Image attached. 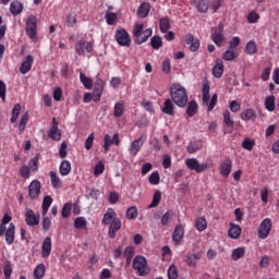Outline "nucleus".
I'll return each mask as SVG.
<instances>
[{"label":"nucleus","mask_w":279,"mask_h":279,"mask_svg":"<svg viewBox=\"0 0 279 279\" xmlns=\"http://www.w3.org/2000/svg\"><path fill=\"white\" fill-rule=\"evenodd\" d=\"M101 223L102 226H109V239H114V236H117V232L121 230V219L117 217V213H114L112 208H109L104 215Z\"/></svg>","instance_id":"nucleus-1"},{"label":"nucleus","mask_w":279,"mask_h":279,"mask_svg":"<svg viewBox=\"0 0 279 279\" xmlns=\"http://www.w3.org/2000/svg\"><path fill=\"white\" fill-rule=\"evenodd\" d=\"M170 97L178 108H186V104H189V94L186 93V88L180 84H173L170 87Z\"/></svg>","instance_id":"nucleus-2"},{"label":"nucleus","mask_w":279,"mask_h":279,"mask_svg":"<svg viewBox=\"0 0 279 279\" xmlns=\"http://www.w3.org/2000/svg\"><path fill=\"white\" fill-rule=\"evenodd\" d=\"M10 221H12V216L4 214L0 223V236L5 235V242L8 243V245H12L14 243V234L16 232V227L14 226V223H10ZM7 225L9 226L5 227Z\"/></svg>","instance_id":"nucleus-3"},{"label":"nucleus","mask_w":279,"mask_h":279,"mask_svg":"<svg viewBox=\"0 0 279 279\" xmlns=\"http://www.w3.org/2000/svg\"><path fill=\"white\" fill-rule=\"evenodd\" d=\"M143 24H135L133 27V35L135 36L136 45H143V43H147L149 37H151V28H146Z\"/></svg>","instance_id":"nucleus-4"},{"label":"nucleus","mask_w":279,"mask_h":279,"mask_svg":"<svg viewBox=\"0 0 279 279\" xmlns=\"http://www.w3.org/2000/svg\"><path fill=\"white\" fill-rule=\"evenodd\" d=\"M133 269L137 271L138 276H147V259L143 255H137L133 259Z\"/></svg>","instance_id":"nucleus-5"},{"label":"nucleus","mask_w":279,"mask_h":279,"mask_svg":"<svg viewBox=\"0 0 279 279\" xmlns=\"http://www.w3.org/2000/svg\"><path fill=\"white\" fill-rule=\"evenodd\" d=\"M187 169L195 171L196 173H204L208 169V163H199L197 158H189L185 160Z\"/></svg>","instance_id":"nucleus-6"},{"label":"nucleus","mask_w":279,"mask_h":279,"mask_svg":"<svg viewBox=\"0 0 279 279\" xmlns=\"http://www.w3.org/2000/svg\"><path fill=\"white\" fill-rule=\"evenodd\" d=\"M183 260L185 265L195 269L199 260H202V252H196V253L189 252L184 255Z\"/></svg>","instance_id":"nucleus-7"},{"label":"nucleus","mask_w":279,"mask_h":279,"mask_svg":"<svg viewBox=\"0 0 279 279\" xmlns=\"http://www.w3.org/2000/svg\"><path fill=\"white\" fill-rule=\"evenodd\" d=\"M211 40L216 46L221 47L226 43V36H223V24H218L211 34Z\"/></svg>","instance_id":"nucleus-8"},{"label":"nucleus","mask_w":279,"mask_h":279,"mask_svg":"<svg viewBox=\"0 0 279 279\" xmlns=\"http://www.w3.org/2000/svg\"><path fill=\"white\" fill-rule=\"evenodd\" d=\"M116 40L121 47H130L132 39L125 29L121 28L116 33Z\"/></svg>","instance_id":"nucleus-9"},{"label":"nucleus","mask_w":279,"mask_h":279,"mask_svg":"<svg viewBox=\"0 0 279 279\" xmlns=\"http://www.w3.org/2000/svg\"><path fill=\"white\" fill-rule=\"evenodd\" d=\"M271 219L266 218L262 221L258 229V238L259 239H267L269 236V233L271 232Z\"/></svg>","instance_id":"nucleus-10"},{"label":"nucleus","mask_w":279,"mask_h":279,"mask_svg":"<svg viewBox=\"0 0 279 279\" xmlns=\"http://www.w3.org/2000/svg\"><path fill=\"white\" fill-rule=\"evenodd\" d=\"M25 221L27 226L34 228V226H38L40 223V214L34 213V210L26 208L25 209Z\"/></svg>","instance_id":"nucleus-11"},{"label":"nucleus","mask_w":279,"mask_h":279,"mask_svg":"<svg viewBox=\"0 0 279 279\" xmlns=\"http://www.w3.org/2000/svg\"><path fill=\"white\" fill-rule=\"evenodd\" d=\"M40 181L34 180L28 185V197L29 199H38L40 197Z\"/></svg>","instance_id":"nucleus-12"},{"label":"nucleus","mask_w":279,"mask_h":279,"mask_svg":"<svg viewBox=\"0 0 279 279\" xmlns=\"http://www.w3.org/2000/svg\"><path fill=\"white\" fill-rule=\"evenodd\" d=\"M147 138L146 134H142L140 138L133 141L130 146V153L133 154V156H136L138 151H141V147L145 145V140Z\"/></svg>","instance_id":"nucleus-13"},{"label":"nucleus","mask_w":279,"mask_h":279,"mask_svg":"<svg viewBox=\"0 0 279 279\" xmlns=\"http://www.w3.org/2000/svg\"><path fill=\"white\" fill-rule=\"evenodd\" d=\"M32 64H34V57L32 54H27L26 60L23 61L20 66V73H22V75L29 73V71H32Z\"/></svg>","instance_id":"nucleus-14"},{"label":"nucleus","mask_w":279,"mask_h":279,"mask_svg":"<svg viewBox=\"0 0 279 279\" xmlns=\"http://www.w3.org/2000/svg\"><path fill=\"white\" fill-rule=\"evenodd\" d=\"M185 44L190 45V51L195 52L199 49V39H195L193 34H187L185 36Z\"/></svg>","instance_id":"nucleus-15"},{"label":"nucleus","mask_w":279,"mask_h":279,"mask_svg":"<svg viewBox=\"0 0 279 279\" xmlns=\"http://www.w3.org/2000/svg\"><path fill=\"white\" fill-rule=\"evenodd\" d=\"M231 172H232V160H230V158H227L223 160V162L220 166V173L225 178H228V175H230Z\"/></svg>","instance_id":"nucleus-16"},{"label":"nucleus","mask_w":279,"mask_h":279,"mask_svg":"<svg viewBox=\"0 0 279 279\" xmlns=\"http://www.w3.org/2000/svg\"><path fill=\"white\" fill-rule=\"evenodd\" d=\"M202 93H203V104L205 106H208L210 101V83L208 81H205L203 83Z\"/></svg>","instance_id":"nucleus-17"},{"label":"nucleus","mask_w":279,"mask_h":279,"mask_svg":"<svg viewBox=\"0 0 279 279\" xmlns=\"http://www.w3.org/2000/svg\"><path fill=\"white\" fill-rule=\"evenodd\" d=\"M182 239H184V227L182 225H178L172 233V241L174 243H180Z\"/></svg>","instance_id":"nucleus-18"},{"label":"nucleus","mask_w":279,"mask_h":279,"mask_svg":"<svg viewBox=\"0 0 279 279\" xmlns=\"http://www.w3.org/2000/svg\"><path fill=\"white\" fill-rule=\"evenodd\" d=\"M228 236L230 239H239L241 236V226L230 222V229L228 231Z\"/></svg>","instance_id":"nucleus-19"},{"label":"nucleus","mask_w":279,"mask_h":279,"mask_svg":"<svg viewBox=\"0 0 279 279\" xmlns=\"http://www.w3.org/2000/svg\"><path fill=\"white\" fill-rule=\"evenodd\" d=\"M149 10H151V4H149L148 2H144L137 9V15L140 16V19H147V16L149 15Z\"/></svg>","instance_id":"nucleus-20"},{"label":"nucleus","mask_w":279,"mask_h":279,"mask_svg":"<svg viewBox=\"0 0 279 279\" xmlns=\"http://www.w3.org/2000/svg\"><path fill=\"white\" fill-rule=\"evenodd\" d=\"M209 3V0H198L195 2V8L199 14H206V12H208V8H210Z\"/></svg>","instance_id":"nucleus-21"},{"label":"nucleus","mask_w":279,"mask_h":279,"mask_svg":"<svg viewBox=\"0 0 279 279\" xmlns=\"http://www.w3.org/2000/svg\"><path fill=\"white\" fill-rule=\"evenodd\" d=\"M43 258H49V254H51V238L47 236L41 246Z\"/></svg>","instance_id":"nucleus-22"},{"label":"nucleus","mask_w":279,"mask_h":279,"mask_svg":"<svg viewBox=\"0 0 279 279\" xmlns=\"http://www.w3.org/2000/svg\"><path fill=\"white\" fill-rule=\"evenodd\" d=\"M213 75L219 80L223 75V62L220 59L216 60V66L213 68Z\"/></svg>","instance_id":"nucleus-23"},{"label":"nucleus","mask_w":279,"mask_h":279,"mask_svg":"<svg viewBox=\"0 0 279 279\" xmlns=\"http://www.w3.org/2000/svg\"><path fill=\"white\" fill-rule=\"evenodd\" d=\"M10 12L13 14V16H19V14L23 12V3H21L19 0L11 2Z\"/></svg>","instance_id":"nucleus-24"},{"label":"nucleus","mask_w":279,"mask_h":279,"mask_svg":"<svg viewBox=\"0 0 279 279\" xmlns=\"http://www.w3.org/2000/svg\"><path fill=\"white\" fill-rule=\"evenodd\" d=\"M197 101L191 100L186 104V114L187 117H195L197 114Z\"/></svg>","instance_id":"nucleus-25"},{"label":"nucleus","mask_w":279,"mask_h":279,"mask_svg":"<svg viewBox=\"0 0 279 279\" xmlns=\"http://www.w3.org/2000/svg\"><path fill=\"white\" fill-rule=\"evenodd\" d=\"M174 108L175 107L173 106V101L171 100V98H168L163 104L162 112H165V114H169L170 117H173Z\"/></svg>","instance_id":"nucleus-26"},{"label":"nucleus","mask_w":279,"mask_h":279,"mask_svg":"<svg viewBox=\"0 0 279 279\" xmlns=\"http://www.w3.org/2000/svg\"><path fill=\"white\" fill-rule=\"evenodd\" d=\"M51 204H53V198H51V196H49V195H46L44 197L43 204H41L43 217H45L47 215V213H49V208H50Z\"/></svg>","instance_id":"nucleus-27"},{"label":"nucleus","mask_w":279,"mask_h":279,"mask_svg":"<svg viewBox=\"0 0 279 279\" xmlns=\"http://www.w3.org/2000/svg\"><path fill=\"white\" fill-rule=\"evenodd\" d=\"M59 173L61 175H69V173H71V162L69 160L61 161L59 166Z\"/></svg>","instance_id":"nucleus-28"},{"label":"nucleus","mask_w":279,"mask_h":279,"mask_svg":"<svg viewBox=\"0 0 279 279\" xmlns=\"http://www.w3.org/2000/svg\"><path fill=\"white\" fill-rule=\"evenodd\" d=\"M29 121V112H25L22 114L20 123H19V132L20 134H23L25 132V128H27V122Z\"/></svg>","instance_id":"nucleus-29"},{"label":"nucleus","mask_w":279,"mask_h":279,"mask_svg":"<svg viewBox=\"0 0 279 279\" xmlns=\"http://www.w3.org/2000/svg\"><path fill=\"white\" fill-rule=\"evenodd\" d=\"M265 108H266V110H268V112H274V110H276V97L275 96L266 97Z\"/></svg>","instance_id":"nucleus-30"},{"label":"nucleus","mask_w":279,"mask_h":279,"mask_svg":"<svg viewBox=\"0 0 279 279\" xmlns=\"http://www.w3.org/2000/svg\"><path fill=\"white\" fill-rule=\"evenodd\" d=\"M50 181L53 189H62V180L59 179L56 171H50Z\"/></svg>","instance_id":"nucleus-31"},{"label":"nucleus","mask_w":279,"mask_h":279,"mask_svg":"<svg viewBox=\"0 0 279 279\" xmlns=\"http://www.w3.org/2000/svg\"><path fill=\"white\" fill-rule=\"evenodd\" d=\"M243 256H245V247L240 246L232 251V254H231L232 260L236 262L240 258H243Z\"/></svg>","instance_id":"nucleus-32"},{"label":"nucleus","mask_w":279,"mask_h":279,"mask_svg":"<svg viewBox=\"0 0 279 279\" xmlns=\"http://www.w3.org/2000/svg\"><path fill=\"white\" fill-rule=\"evenodd\" d=\"M159 28L162 34H167L171 29V24L169 23V17H162L159 20Z\"/></svg>","instance_id":"nucleus-33"},{"label":"nucleus","mask_w":279,"mask_h":279,"mask_svg":"<svg viewBox=\"0 0 279 279\" xmlns=\"http://www.w3.org/2000/svg\"><path fill=\"white\" fill-rule=\"evenodd\" d=\"M245 51L247 56H254L258 51V46L256 45V41L251 40L246 44Z\"/></svg>","instance_id":"nucleus-34"},{"label":"nucleus","mask_w":279,"mask_h":279,"mask_svg":"<svg viewBox=\"0 0 279 279\" xmlns=\"http://www.w3.org/2000/svg\"><path fill=\"white\" fill-rule=\"evenodd\" d=\"M38 19L35 15H29L26 21V29H37Z\"/></svg>","instance_id":"nucleus-35"},{"label":"nucleus","mask_w":279,"mask_h":279,"mask_svg":"<svg viewBox=\"0 0 279 279\" xmlns=\"http://www.w3.org/2000/svg\"><path fill=\"white\" fill-rule=\"evenodd\" d=\"M195 228L198 230V232H204L206 228H208V222H206V218L201 217L196 219Z\"/></svg>","instance_id":"nucleus-36"},{"label":"nucleus","mask_w":279,"mask_h":279,"mask_svg":"<svg viewBox=\"0 0 279 279\" xmlns=\"http://www.w3.org/2000/svg\"><path fill=\"white\" fill-rule=\"evenodd\" d=\"M254 117H256L254 109H246L240 114L242 121H250L251 119H254Z\"/></svg>","instance_id":"nucleus-37"},{"label":"nucleus","mask_w":279,"mask_h":279,"mask_svg":"<svg viewBox=\"0 0 279 279\" xmlns=\"http://www.w3.org/2000/svg\"><path fill=\"white\" fill-rule=\"evenodd\" d=\"M21 114V104H16L12 109L11 123H16L19 116Z\"/></svg>","instance_id":"nucleus-38"},{"label":"nucleus","mask_w":279,"mask_h":279,"mask_svg":"<svg viewBox=\"0 0 279 279\" xmlns=\"http://www.w3.org/2000/svg\"><path fill=\"white\" fill-rule=\"evenodd\" d=\"M161 198H162V193L157 190L154 193L153 201H151L150 205L148 206V208H156V206H158V204H160Z\"/></svg>","instance_id":"nucleus-39"},{"label":"nucleus","mask_w":279,"mask_h":279,"mask_svg":"<svg viewBox=\"0 0 279 279\" xmlns=\"http://www.w3.org/2000/svg\"><path fill=\"white\" fill-rule=\"evenodd\" d=\"M45 277V265L39 264L34 269V278L36 279H43Z\"/></svg>","instance_id":"nucleus-40"},{"label":"nucleus","mask_w":279,"mask_h":279,"mask_svg":"<svg viewBox=\"0 0 279 279\" xmlns=\"http://www.w3.org/2000/svg\"><path fill=\"white\" fill-rule=\"evenodd\" d=\"M123 110H125L123 102H117L113 108V117L117 119L123 117Z\"/></svg>","instance_id":"nucleus-41"},{"label":"nucleus","mask_w":279,"mask_h":279,"mask_svg":"<svg viewBox=\"0 0 279 279\" xmlns=\"http://www.w3.org/2000/svg\"><path fill=\"white\" fill-rule=\"evenodd\" d=\"M201 149H202V144L197 142H191L186 147V151L189 154H196V151H199Z\"/></svg>","instance_id":"nucleus-42"},{"label":"nucleus","mask_w":279,"mask_h":279,"mask_svg":"<svg viewBox=\"0 0 279 279\" xmlns=\"http://www.w3.org/2000/svg\"><path fill=\"white\" fill-rule=\"evenodd\" d=\"M236 59V52H234V49H228L223 54H222V60H226V62H232V60Z\"/></svg>","instance_id":"nucleus-43"},{"label":"nucleus","mask_w":279,"mask_h":279,"mask_svg":"<svg viewBox=\"0 0 279 279\" xmlns=\"http://www.w3.org/2000/svg\"><path fill=\"white\" fill-rule=\"evenodd\" d=\"M150 45L153 49H160L162 47V38L159 35H155L150 39Z\"/></svg>","instance_id":"nucleus-44"},{"label":"nucleus","mask_w":279,"mask_h":279,"mask_svg":"<svg viewBox=\"0 0 279 279\" xmlns=\"http://www.w3.org/2000/svg\"><path fill=\"white\" fill-rule=\"evenodd\" d=\"M254 145H256V142H254V140H251L250 137H246L242 142V147L243 149H246V151H252V149H254Z\"/></svg>","instance_id":"nucleus-45"},{"label":"nucleus","mask_w":279,"mask_h":279,"mask_svg":"<svg viewBox=\"0 0 279 279\" xmlns=\"http://www.w3.org/2000/svg\"><path fill=\"white\" fill-rule=\"evenodd\" d=\"M72 208H73V205L71 203L64 204L61 210V217H63V219H68V217H71Z\"/></svg>","instance_id":"nucleus-46"},{"label":"nucleus","mask_w":279,"mask_h":279,"mask_svg":"<svg viewBox=\"0 0 279 279\" xmlns=\"http://www.w3.org/2000/svg\"><path fill=\"white\" fill-rule=\"evenodd\" d=\"M81 77V82L82 84L88 89L90 90L93 88V80L90 77L85 76L84 73L80 74Z\"/></svg>","instance_id":"nucleus-47"},{"label":"nucleus","mask_w":279,"mask_h":279,"mask_svg":"<svg viewBox=\"0 0 279 279\" xmlns=\"http://www.w3.org/2000/svg\"><path fill=\"white\" fill-rule=\"evenodd\" d=\"M48 136L52 141H61L62 140V131H60V129H57V131L53 132V129H50Z\"/></svg>","instance_id":"nucleus-48"},{"label":"nucleus","mask_w":279,"mask_h":279,"mask_svg":"<svg viewBox=\"0 0 279 279\" xmlns=\"http://www.w3.org/2000/svg\"><path fill=\"white\" fill-rule=\"evenodd\" d=\"M138 217V209L132 206L126 210V219H136Z\"/></svg>","instance_id":"nucleus-49"},{"label":"nucleus","mask_w":279,"mask_h":279,"mask_svg":"<svg viewBox=\"0 0 279 279\" xmlns=\"http://www.w3.org/2000/svg\"><path fill=\"white\" fill-rule=\"evenodd\" d=\"M38 160H40V154H37L33 159L29 160L28 167L32 171H38Z\"/></svg>","instance_id":"nucleus-50"},{"label":"nucleus","mask_w":279,"mask_h":279,"mask_svg":"<svg viewBox=\"0 0 279 279\" xmlns=\"http://www.w3.org/2000/svg\"><path fill=\"white\" fill-rule=\"evenodd\" d=\"M148 182L154 185L160 184V173L158 171L153 172L148 178Z\"/></svg>","instance_id":"nucleus-51"},{"label":"nucleus","mask_w":279,"mask_h":279,"mask_svg":"<svg viewBox=\"0 0 279 279\" xmlns=\"http://www.w3.org/2000/svg\"><path fill=\"white\" fill-rule=\"evenodd\" d=\"M223 122L227 128H234V121L230 118V111H225L223 113Z\"/></svg>","instance_id":"nucleus-52"},{"label":"nucleus","mask_w":279,"mask_h":279,"mask_svg":"<svg viewBox=\"0 0 279 279\" xmlns=\"http://www.w3.org/2000/svg\"><path fill=\"white\" fill-rule=\"evenodd\" d=\"M104 171H106V166L104 162L99 161L94 168V175H101Z\"/></svg>","instance_id":"nucleus-53"},{"label":"nucleus","mask_w":279,"mask_h":279,"mask_svg":"<svg viewBox=\"0 0 279 279\" xmlns=\"http://www.w3.org/2000/svg\"><path fill=\"white\" fill-rule=\"evenodd\" d=\"M174 213L173 210H168L162 217H161V225L162 226H168L169 225V219L173 217Z\"/></svg>","instance_id":"nucleus-54"},{"label":"nucleus","mask_w":279,"mask_h":279,"mask_svg":"<svg viewBox=\"0 0 279 279\" xmlns=\"http://www.w3.org/2000/svg\"><path fill=\"white\" fill-rule=\"evenodd\" d=\"M117 19H118L117 13L107 12L106 21L108 25H114V22L117 21Z\"/></svg>","instance_id":"nucleus-55"},{"label":"nucleus","mask_w":279,"mask_h":279,"mask_svg":"<svg viewBox=\"0 0 279 279\" xmlns=\"http://www.w3.org/2000/svg\"><path fill=\"white\" fill-rule=\"evenodd\" d=\"M101 93H104V89L99 87H94V90L92 93L93 101H99V99H101Z\"/></svg>","instance_id":"nucleus-56"},{"label":"nucleus","mask_w":279,"mask_h":279,"mask_svg":"<svg viewBox=\"0 0 279 279\" xmlns=\"http://www.w3.org/2000/svg\"><path fill=\"white\" fill-rule=\"evenodd\" d=\"M95 141V134L90 133L88 137L85 140V149L90 150L93 149V142Z\"/></svg>","instance_id":"nucleus-57"},{"label":"nucleus","mask_w":279,"mask_h":279,"mask_svg":"<svg viewBox=\"0 0 279 279\" xmlns=\"http://www.w3.org/2000/svg\"><path fill=\"white\" fill-rule=\"evenodd\" d=\"M3 274L5 279H10L12 276V264L10 262L5 263Z\"/></svg>","instance_id":"nucleus-58"},{"label":"nucleus","mask_w":279,"mask_h":279,"mask_svg":"<svg viewBox=\"0 0 279 279\" xmlns=\"http://www.w3.org/2000/svg\"><path fill=\"white\" fill-rule=\"evenodd\" d=\"M74 228H86V219L84 217L75 218Z\"/></svg>","instance_id":"nucleus-59"},{"label":"nucleus","mask_w":279,"mask_h":279,"mask_svg":"<svg viewBox=\"0 0 279 279\" xmlns=\"http://www.w3.org/2000/svg\"><path fill=\"white\" fill-rule=\"evenodd\" d=\"M162 167L163 169H171V156L163 155Z\"/></svg>","instance_id":"nucleus-60"},{"label":"nucleus","mask_w":279,"mask_h":279,"mask_svg":"<svg viewBox=\"0 0 279 279\" xmlns=\"http://www.w3.org/2000/svg\"><path fill=\"white\" fill-rule=\"evenodd\" d=\"M259 19H260V15H258V13L256 12H251L247 16L248 23H257Z\"/></svg>","instance_id":"nucleus-61"},{"label":"nucleus","mask_w":279,"mask_h":279,"mask_svg":"<svg viewBox=\"0 0 279 279\" xmlns=\"http://www.w3.org/2000/svg\"><path fill=\"white\" fill-rule=\"evenodd\" d=\"M229 108L231 112H239V110H241V104H239L236 100H232L229 105Z\"/></svg>","instance_id":"nucleus-62"},{"label":"nucleus","mask_w":279,"mask_h":279,"mask_svg":"<svg viewBox=\"0 0 279 279\" xmlns=\"http://www.w3.org/2000/svg\"><path fill=\"white\" fill-rule=\"evenodd\" d=\"M41 226H43V230H45V232H47V230H49V228H51V218L44 217Z\"/></svg>","instance_id":"nucleus-63"},{"label":"nucleus","mask_w":279,"mask_h":279,"mask_svg":"<svg viewBox=\"0 0 279 279\" xmlns=\"http://www.w3.org/2000/svg\"><path fill=\"white\" fill-rule=\"evenodd\" d=\"M66 147H68L66 143L63 142V143L61 144V146H60V149H59V156H60V158H66V156H68Z\"/></svg>","instance_id":"nucleus-64"}]
</instances>
